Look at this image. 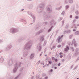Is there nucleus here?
I'll use <instances>...</instances> for the list:
<instances>
[{
	"label": "nucleus",
	"mask_w": 79,
	"mask_h": 79,
	"mask_svg": "<svg viewBox=\"0 0 79 79\" xmlns=\"http://www.w3.org/2000/svg\"><path fill=\"white\" fill-rule=\"evenodd\" d=\"M46 5V4L45 2H43L40 4L36 8V11L38 13H41L42 11H43L45 5Z\"/></svg>",
	"instance_id": "obj_1"
},
{
	"label": "nucleus",
	"mask_w": 79,
	"mask_h": 79,
	"mask_svg": "<svg viewBox=\"0 0 79 79\" xmlns=\"http://www.w3.org/2000/svg\"><path fill=\"white\" fill-rule=\"evenodd\" d=\"M32 46V41L30 40L27 42L24 46V50L26 49L28 51L31 49V47Z\"/></svg>",
	"instance_id": "obj_2"
},
{
	"label": "nucleus",
	"mask_w": 79,
	"mask_h": 79,
	"mask_svg": "<svg viewBox=\"0 0 79 79\" xmlns=\"http://www.w3.org/2000/svg\"><path fill=\"white\" fill-rule=\"evenodd\" d=\"M21 62H19L18 64L17 62H16L15 64L14 65V68L13 69V73H16L18 71V69L19 68L21 67Z\"/></svg>",
	"instance_id": "obj_3"
},
{
	"label": "nucleus",
	"mask_w": 79,
	"mask_h": 79,
	"mask_svg": "<svg viewBox=\"0 0 79 79\" xmlns=\"http://www.w3.org/2000/svg\"><path fill=\"white\" fill-rule=\"evenodd\" d=\"M18 31L19 30L17 28L12 27L9 30V32L11 34H15V33L18 32Z\"/></svg>",
	"instance_id": "obj_4"
},
{
	"label": "nucleus",
	"mask_w": 79,
	"mask_h": 79,
	"mask_svg": "<svg viewBox=\"0 0 79 79\" xmlns=\"http://www.w3.org/2000/svg\"><path fill=\"white\" fill-rule=\"evenodd\" d=\"M46 10L47 11H48L49 13H52V6L50 5H48L46 8Z\"/></svg>",
	"instance_id": "obj_5"
},
{
	"label": "nucleus",
	"mask_w": 79,
	"mask_h": 79,
	"mask_svg": "<svg viewBox=\"0 0 79 79\" xmlns=\"http://www.w3.org/2000/svg\"><path fill=\"white\" fill-rule=\"evenodd\" d=\"M76 21V19H74L73 22H72L73 24L71 26V28H74V29H77V27L76 26V24H74Z\"/></svg>",
	"instance_id": "obj_6"
},
{
	"label": "nucleus",
	"mask_w": 79,
	"mask_h": 79,
	"mask_svg": "<svg viewBox=\"0 0 79 79\" xmlns=\"http://www.w3.org/2000/svg\"><path fill=\"white\" fill-rule=\"evenodd\" d=\"M27 13H28V15H29L30 16L32 17L33 19V23H34V22H35V17H34V15H32V14L31 12L28 11L27 12Z\"/></svg>",
	"instance_id": "obj_7"
},
{
	"label": "nucleus",
	"mask_w": 79,
	"mask_h": 79,
	"mask_svg": "<svg viewBox=\"0 0 79 79\" xmlns=\"http://www.w3.org/2000/svg\"><path fill=\"white\" fill-rule=\"evenodd\" d=\"M63 36L64 35H62L61 36H59L58 37V38L57 40L58 41V43H60L61 42H62V39H61V38L63 37Z\"/></svg>",
	"instance_id": "obj_8"
},
{
	"label": "nucleus",
	"mask_w": 79,
	"mask_h": 79,
	"mask_svg": "<svg viewBox=\"0 0 79 79\" xmlns=\"http://www.w3.org/2000/svg\"><path fill=\"white\" fill-rule=\"evenodd\" d=\"M51 17V16L44 15L43 19L44 21H47V20H48V19L50 18Z\"/></svg>",
	"instance_id": "obj_9"
},
{
	"label": "nucleus",
	"mask_w": 79,
	"mask_h": 79,
	"mask_svg": "<svg viewBox=\"0 0 79 79\" xmlns=\"http://www.w3.org/2000/svg\"><path fill=\"white\" fill-rule=\"evenodd\" d=\"M73 44H74V46L75 47H77V46L78 45L76 41H75V39H73L72 44H71V45L73 46Z\"/></svg>",
	"instance_id": "obj_10"
},
{
	"label": "nucleus",
	"mask_w": 79,
	"mask_h": 79,
	"mask_svg": "<svg viewBox=\"0 0 79 79\" xmlns=\"http://www.w3.org/2000/svg\"><path fill=\"white\" fill-rule=\"evenodd\" d=\"M37 49L39 51H40L42 50V46H41V44L39 43L37 45Z\"/></svg>",
	"instance_id": "obj_11"
},
{
	"label": "nucleus",
	"mask_w": 79,
	"mask_h": 79,
	"mask_svg": "<svg viewBox=\"0 0 79 79\" xmlns=\"http://www.w3.org/2000/svg\"><path fill=\"white\" fill-rule=\"evenodd\" d=\"M54 21L53 19H52L51 20L49 23V25H50L51 26H52L53 25V24H54L55 25L56 24V23L54 22Z\"/></svg>",
	"instance_id": "obj_12"
},
{
	"label": "nucleus",
	"mask_w": 79,
	"mask_h": 79,
	"mask_svg": "<svg viewBox=\"0 0 79 79\" xmlns=\"http://www.w3.org/2000/svg\"><path fill=\"white\" fill-rule=\"evenodd\" d=\"M13 61L12 59H10L9 60L8 64L9 66H12V64H13Z\"/></svg>",
	"instance_id": "obj_13"
},
{
	"label": "nucleus",
	"mask_w": 79,
	"mask_h": 79,
	"mask_svg": "<svg viewBox=\"0 0 79 79\" xmlns=\"http://www.w3.org/2000/svg\"><path fill=\"white\" fill-rule=\"evenodd\" d=\"M35 55V54L33 53L30 54V58L31 60H32V59H33L34 58V56Z\"/></svg>",
	"instance_id": "obj_14"
},
{
	"label": "nucleus",
	"mask_w": 79,
	"mask_h": 79,
	"mask_svg": "<svg viewBox=\"0 0 79 79\" xmlns=\"http://www.w3.org/2000/svg\"><path fill=\"white\" fill-rule=\"evenodd\" d=\"M40 29V26H35L34 27V29L35 31H38L39 29Z\"/></svg>",
	"instance_id": "obj_15"
},
{
	"label": "nucleus",
	"mask_w": 79,
	"mask_h": 79,
	"mask_svg": "<svg viewBox=\"0 0 79 79\" xmlns=\"http://www.w3.org/2000/svg\"><path fill=\"white\" fill-rule=\"evenodd\" d=\"M29 55V52L28 51H27L26 52H25L23 55V56L24 57H26L27 55Z\"/></svg>",
	"instance_id": "obj_16"
},
{
	"label": "nucleus",
	"mask_w": 79,
	"mask_h": 79,
	"mask_svg": "<svg viewBox=\"0 0 79 79\" xmlns=\"http://www.w3.org/2000/svg\"><path fill=\"white\" fill-rule=\"evenodd\" d=\"M44 37H45V36L43 35L41 37V38L40 40V42H42L44 40Z\"/></svg>",
	"instance_id": "obj_17"
},
{
	"label": "nucleus",
	"mask_w": 79,
	"mask_h": 79,
	"mask_svg": "<svg viewBox=\"0 0 79 79\" xmlns=\"http://www.w3.org/2000/svg\"><path fill=\"white\" fill-rule=\"evenodd\" d=\"M71 32V30H68L67 31H65L64 33V34H66V33H67V34H69V33H70Z\"/></svg>",
	"instance_id": "obj_18"
},
{
	"label": "nucleus",
	"mask_w": 79,
	"mask_h": 79,
	"mask_svg": "<svg viewBox=\"0 0 79 79\" xmlns=\"http://www.w3.org/2000/svg\"><path fill=\"white\" fill-rule=\"evenodd\" d=\"M69 50V46H66V48H65V52H67L68 50Z\"/></svg>",
	"instance_id": "obj_19"
},
{
	"label": "nucleus",
	"mask_w": 79,
	"mask_h": 79,
	"mask_svg": "<svg viewBox=\"0 0 79 79\" xmlns=\"http://www.w3.org/2000/svg\"><path fill=\"white\" fill-rule=\"evenodd\" d=\"M62 8V6H60L59 8H57L55 9L56 10H57V11H60Z\"/></svg>",
	"instance_id": "obj_20"
},
{
	"label": "nucleus",
	"mask_w": 79,
	"mask_h": 79,
	"mask_svg": "<svg viewBox=\"0 0 79 79\" xmlns=\"http://www.w3.org/2000/svg\"><path fill=\"white\" fill-rule=\"evenodd\" d=\"M4 61V58L3 57H1L0 58V63H3Z\"/></svg>",
	"instance_id": "obj_21"
},
{
	"label": "nucleus",
	"mask_w": 79,
	"mask_h": 79,
	"mask_svg": "<svg viewBox=\"0 0 79 79\" xmlns=\"http://www.w3.org/2000/svg\"><path fill=\"white\" fill-rule=\"evenodd\" d=\"M13 47V45L12 44H10L8 47V48L9 49V50H10Z\"/></svg>",
	"instance_id": "obj_22"
},
{
	"label": "nucleus",
	"mask_w": 79,
	"mask_h": 79,
	"mask_svg": "<svg viewBox=\"0 0 79 79\" xmlns=\"http://www.w3.org/2000/svg\"><path fill=\"white\" fill-rule=\"evenodd\" d=\"M23 40H24V38H22L20 40H18V42H21L22 41H23Z\"/></svg>",
	"instance_id": "obj_23"
},
{
	"label": "nucleus",
	"mask_w": 79,
	"mask_h": 79,
	"mask_svg": "<svg viewBox=\"0 0 79 79\" xmlns=\"http://www.w3.org/2000/svg\"><path fill=\"white\" fill-rule=\"evenodd\" d=\"M68 2L70 4H72V3H73V0H69Z\"/></svg>",
	"instance_id": "obj_24"
},
{
	"label": "nucleus",
	"mask_w": 79,
	"mask_h": 79,
	"mask_svg": "<svg viewBox=\"0 0 79 79\" xmlns=\"http://www.w3.org/2000/svg\"><path fill=\"white\" fill-rule=\"evenodd\" d=\"M10 49L8 47H6L4 49L5 51H8Z\"/></svg>",
	"instance_id": "obj_25"
},
{
	"label": "nucleus",
	"mask_w": 79,
	"mask_h": 79,
	"mask_svg": "<svg viewBox=\"0 0 79 79\" xmlns=\"http://www.w3.org/2000/svg\"><path fill=\"white\" fill-rule=\"evenodd\" d=\"M75 35H79V31H77L75 33Z\"/></svg>",
	"instance_id": "obj_26"
},
{
	"label": "nucleus",
	"mask_w": 79,
	"mask_h": 79,
	"mask_svg": "<svg viewBox=\"0 0 79 79\" xmlns=\"http://www.w3.org/2000/svg\"><path fill=\"white\" fill-rule=\"evenodd\" d=\"M47 24H48V23L47 22H44L43 23V26H46Z\"/></svg>",
	"instance_id": "obj_27"
},
{
	"label": "nucleus",
	"mask_w": 79,
	"mask_h": 79,
	"mask_svg": "<svg viewBox=\"0 0 79 79\" xmlns=\"http://www.w3.org/2000/svg\"><path fill=\"white\" fill-rule=\"evenodd\" d=\"M65 14V11H63L61 13V15L63 16H64Z\"/></svg>",
	"instance_id": "obj_28"
},
{
	"label": "nucleus",
	"mask_w": 79,
	"mask_h": 79,
	"mask_svg": "<svg viewBox=\"0 0 79 79\" xmlns=\"http://www.w3.org/2000/svg\"><path fill=\"white\" fill-rule=\"evenodd\" d=\"M38 31L39 32L40 34H41V33H42V32H43L44 31V30L41 29L39 30Z\"/></svg>",
	"instance_id": "obj_29"
},
{
	"label": "nucleus",
	"mask_w": 79,
	"mask_h": 79,
	"mask_svg": "<svg viewBox=\"0 0 79 79\" xmlns=\"http://www.w3.org/2000/svg\"><path fill=\"white\" fill-rule=\"evenodd\" d=\"M69 6L67 5L65 6V10H68V8H69Z\"/></svg>",
	"instance_id": "obj_30"
},
{
	"label": "nucleus",
	"mask_w": 79,
	"mask_h": 79,
	"mask_svg": "<svg viewBox=\"0 0 79 79\" xmlns=\"http://www.w3.org/2000/svg\"><path fill=\"white\" fill-rule=\"evenodd\" d=\"M43 15H48V12H45V11H44L43 13Z\"/></svg>",
	"instance_id": "obj_31"
},
{
	"label": "nucleus",
	"mask_w": 79,
	"mask_h": 79,
	"mask_svg": "<svg viewBox=\"0 0 79 79\" xmlns=\"http://www.w3.org/2000/svg\"><path fill=\"white\" fill-rule=\"evenodd\" d=\"M62 19H63V18L60 17L59 19H58V21L59 22L60 21H61Z\"/></svg>",
	"instance_id": "obj_32"
},
{
	"label": "nucleus",
	"mask_w": 79,
	"mask_h": 79,
	"mask_svg": "<svg viewBox=\"0 0 79 79\" xmlns=\"http://www.w3.org/2000/svg\"><path fill=\"white\" fill-rule=\"evenodd\" d=\"M71 49L72 50V52H74V48L73 47H70Z\"/></svg>",
	"instance_id": "obj_33"
},
{
	"label": "nucleus",
	"mask_w": 79,
	"mask_h": 79,
	"mask_svg": "<svg viewBox=\"0 0 79 79\" xmlns=\"http://www.w3.org/2000/svg\"><path fill=\"white\" fill-rule=\"evenodd\" d=\"M29 6L30 9H31V8H32L33 7V6H32V5H29Z\"/></svg>",
	"instance_id": "obj_34"
},
{
	"label": "nucleus",
	"mask_w": 79,
	"mask_h": 79,
	"mask_svg": "<svg viewBox=\"0 0 79 79\" xmlns=\"http://www.w3.org/2000/svg\"><path fill=\"white\" fill-rule=\"evenodd\" d=\"M74 10H75V8L74 7H73L72 8V12H74Z\"/></svg>",
	"instance_id": "obj_35"
},
{
	"label": "nucleus",
	"mask_w": 79,
	"mask_h": 79,
	"mask_svg": "<svg viewBox=\"0 0 79 79\" xmlns=\"http://www.w3.org/2000/svg\"><path fill=\"white\" fill-rule=\"evenodd\" d=\"M47 44V41H44V42L43 44V46H45L46 45V44Z\"/></svg>",
	"instance_id": "obj_36"
},
{
	"label": "nucleus",
	"mask_w": 79,
	"mask_h": 79,
	"mask_svg": "<svg viewBox=\"0 0 79 79\" xmlns=\"http://www.w3.org/2000/svg\"><path fill=\"white\" fill-rule=\"evenodd\" d=\"M75 13L76 14V15H78L79 14V11H78V10H76L75 11Z\"/></svg>",
	"instance_id": "obj_37"
},
{
	"label": "nucleus",
	"mask_w": 79,
	"mask_h": 79,
	"mask_svg": "<svg viewBox=\"0 0 79 79\" xmlns=\"http://www.w3.org/2000/svg\"><path fill=\"white\" fill-rule=\"evenodd\" d=\"M40 34V33L38 31L35 34V35H39Z\"/></svg>",
	"instance_id": "obj_38"
},
{
	"label": "nucleus",
	"mask_w": 79,
	"mask_h": 79,
	"mask_svg": "<svg viewBox=\"0 0 79 79\" xmlns=\"http://www.w3.org/2000/svg\"><path fill=\"white\" fill-rule=\"evenodd\" d=\"M51 31H52V30L50 28H49L47 31L48 33H49V32H50Z\"/></svg>",
	"instance_id": "obj_39"
},
{
	"label": "nucleus",
	"mask_w": 79,
	"mask_h": 79,
	"mask_svg": "<svg viewBox=\"0 0 79 79\" xmlns=\"http://www.w3.org/2000/svg\"><path fill=\"white\" fill-rule=\"evenodd\" d=\"M53 28H54V26H53V25H52L51 26L50 28V29L52 30V29H53Z\"/></svg>",
	"instance_id": "obj_40"
},
{
	"label": "nucleus",
	"mask_w": 79,
	"mask_h": 79,
	"mask_svg": "<svg viewBox=\"0 0 79 79\" xmlns=\"http://www.w3.org/2000/svg\"><path fill=\"white\" fill-rule=\"evenodd\" d=\"M69 27V25H66L65 26V28L66 29H67Z\"/></svg>",
	"instance_id": "obj_41"
},
{
	"label": "nucleus",
	"mask_w": 79,
	"mask_h": 79,
	"mask_svg": "<svg viewBox=\"0 0 79 79\" xmlns=\"http://www.w3.org/2000/svg\"><path fill=\"white\" fill-rule=\"evenodd\" d=\"M19 75H18L14 79H18V77H19Z\"/></svg>",
	"instance_id": "obj_42"
},
{
	"label": "nucleus",
	"mask_w": 79,
	"mask_h": 79,
	"mask_svg": "<svg viewBox=\"0 0 79 79\" xmlns=\"http://www.w3.org/2000/svg\"><path fill=\"white\" fill-rule=\"evenodd\" d=\"M79 60V57L77 58V59L76 60V61H75L76 63V62H77V61H78Z\"/></svg>",
	"instance_id": "obj_43"
},
{
	"label": "nucleus",
	"mask_w": 79,
	"mask_h": 79,
	"mask_svg": "<svg viewBox=\"0 0 79 79\" xmlns=\"http://www.w3.org/2000/svg\"><path fill=\"white\" fill-rule=\"evenodd\" d=\"M72 37H73V35H70L69 37V39H71L72 38Z\"/></svg>",
	"instance_id": "obj_44"
},
{
	"label": "nucleus",
	"mask_w": 79,
	"mask_h": 79,
	"mask_svg": "<svg viewBox=\"0 0 79 79\" xmlns=\"http://www.w3.org/2000/svg\"><path fill=\"white\" fill-rule=\"evenodd\" d=\"M52 61H48L49 64H52Z\"/></svg>",
	"instance_id": "obj_45"
},
{
	"label": "nucleus",
	"mask_w": 79,
	"mask_h": 79,
	"mask_svg": "<svg viewBox=\"0 0 79 79\" xmlns=\"http://www.w3.org/2000/svg\"><path fill=\"white\" fill-rule=\"evenodd\" d=\"M75 18L76 19H77L79 18V17L78 16H76L75 17Z\"/></svg>",
	"instance_id": "obj_46"
},
{
	"label": "nucleus",
	"mask_w": 79,
	"mask_h": 79,
	"mask_svg": "<svg viewBox=\"0 0 79 79\" xmlns=\"http://www.w3.org/2000/svg\"><path fill=\"white\" fill-rule=\"evenodd\" d=\"M57 66H61V63H59L58 64V65H57Z\"/></svg>",
	"instance_id": "obj_47"
},
{
	"label": "nucleus",
	"mask_w": 79,
	"mask_h": 79,
	"mask_svg": "<svg viewBox=\"0 0 79 79\" xmlns=\"http://www.w3.org/2000/svg\"><path fill=\"white\" fill-rule=\"evenodd\" d=\"M55 62H57V61H58V60L56 58L55 59Z\"/></svg>",
	"instance_id": "obj_48"
},
{
	"label": "nucleus",
	"mask_w": 79,
	"mask_h": 79,
	"mask_svg": "<svg viewBox=\"0 0 79 79\" xmlns=\"http://www.w3.org/2000/svg\"><path fill=\"white\" fill-rule=\"evenodd\" d=\"M79 50V48H77L76 50V52H78Z\"/></svg>",
	"instance_id": "obj_49"
},
{
	"label": "nucleus",
	"mask_w": 79,
	"mask_h": 79,
	"mask_svg": "<svg viewBox=\"0 0 79 79\" xmlns=\"http://www.w3.org/2000/svg\"><path fill=\"white\" fill-rule=\"evenodd\" d=\"M78 68V66H76L75 68H74L73 70H75V69H77V68Z\"/></svg>",
	"instance_id": "obj_50"
},
{
	"label": "nucleus",
	"mask_w": 79,
	"mask_h": 79,
	"mask_svg": "<svg viewBox=\"0 0 79 79\" xmlns=\"http://www.w3.org/2000/svg\"><path fill=\"white\" fill-rule=\"evenodd\" d=\"M68 3V1L67 0H66L65 1V3L67 4Z\"/></svg>",
	"instance_id": "obj_51"
},
{
	"label": "nucleus",
	"mask_w": 79,
	"mask_h": 79,
	"mask_svg": "<svg viewBox=\"0 0 79 79\" xmlns=\"http://www.w3.org/2000/svg\"><path fill=\"white\" fill-rule=\"evenodd\" d=\"M24 24H26L27 23V21H26V20H24Z\"/></svg>",
	"instance_id": "obj_52"
},
{
	"label": "nucleus",
	"mask_w": 79,
	"mask_h": 79,
	"mask_svg": "<svg viewBox=\"0 0 79 79\" xmlns=\"http://www.w3.org/2000/svg\"><path fill=\"white\" fill-rule=\"evenodd\" d=\"M42 76H46V74L43 73L42 74Z\"/></svg>",
	"instance_id": "obj_53"
},
{
	"label": "nucleus",
	"mask_w": 79,
	"mask_h": 79,
	"mask_svg": "<svg viewBox=\"0 0 79 79\" xmlns=\"http://www.w3.org/2000/svg\"><path fill=\"white\" fill-rule=\"evenodd\" d=\"M52 60H55V57H52Z\"/></svg>",
	"instance_id": "obj_54"
},
{
	"label": "nucleus",
	"mask_w": 79,
	"mask_h": 79,
	"mask_svg": "<svg viewBox=\"0 0 79 79\" xmlns=\"http://www.w3.org/2000/svg\"><path fill=\"white\" fill-rule=\"evenodd\" d=\"M64 20H63V21H62V25H64Z\"/></svg>",
	"instance_id": "obj_55"
},
{
	"label": "nucleus",
	"mask_w": 79,
	"mask_h": 79,
	"mask_svg": "<svg viewBox=\"0 0 79 79\" xmlns=\"http://www.w3.org/2000/svg\"><path fill=\"white\" fill-rule=\"evenodd\" d=\"M61 46L60 45H59L57 46V47H58V48H60V47H61Z\"/></svg>",
	"instance_id": "obj_56"
},
{
	"label": "nucleus",
	"mask_w": 79,
	"mask_h": 79,
	"mask_svg": "<svg viewBox=\"0 0 79 79\" xmlns=\"http://www.w3.org/2000/svg\"><path fill=\"white\" fill-rule=\"evenodd\" d=\"M2 42H3V41L2 40H0V43H2Z\"/></svg>",
	"instance_id": "obj_57"
},
{
	"label": "nucleus",
	"mask_w": 79,
	"mask_h": 79,
	"mask_svg": "<svg viewBox=\"0 0 79 79\" xmlns=\"http://www.w3.org/2000/svg\"><path fill=\"white\" fill-rule=\"evenodd\" d=\"M65 60L64 59H62V62H64V61H65Z\"/></svg>",
	"instance_id": "obj_58"
},
{
	"label": "nucleus",
	"mask_w": 79,
	"mask_h": 79,
	"mask_svg": "<svg viewBox=\"0 0 79 79\" xmlns=\"http://www.w3.org/2000/svg\"><path fill=\"white\" fill-rule=\"evenodd\" d=\"M53 69H51V70H50L49 72H53Z\"/></svg>",
	"instance_id": "obj_59"
},
{
	"label": "nucleus",
	"mask_w": 79,
	"mask_h": 79,
	"mask_svg": "<svg viewBox=\"0 0 79 79\" xmlns=\"http://www.w3.org/2000/svg\"><path fill=\"white\" fill-rule=\"evenodd\" d=\"M54 69H57L58 68H57V67H54Z\"/></svg>",
	"instance_id": "obj_60"
},
{
	"label": "nucleus",
	"mask_w": 79,
	"mask_h": 79,
	"mask_svg": "<svg viewBox=\"0 0 79 79\" xmlns=\"http://www.w3.org/2000/svg\"><path fill=\"white\" fill-rule=\"evenodd\" d=\"M53 48H56V47L55 46H53Z\"/></svg>",
	"instance_id": "obj_61"
},
{
	"label": "nucleus",
	"mask_w": 79,
	"mask_h": 79,
	"mask_svg": "<svg viewBox=\"0 0 79 79\" xmlns=\"http://www.w3.org/2000/svg\"><path fill=\"white\" fill-rule=\"evenodd\" d=\"M48 79V76H46L45 77V79Z\"/></svg>",
	"instance_id": "obj_62"
},
{
	"label": "nucleus",
	"mask_w": 79,
	"mask_h": 79,
	"mask_svg": "<svg viewBox=\"0 0 79 79\" xmlns=\"http://www.w3.org/2000/svg\"><path fill=\"white\" fill-rule=\"evenodd\" d=\"M24 9H21V11H24Z\"/></svg>",
	"instance_id": "obj_63"
},
{
	"label": "nucleus",
	"mask_w": 79,
	"mask_h": 79,
	"mask_svg": "<svg viewBox=\"0 0 79 79\" xmlns=\"http://www.w3.org/2000/svg\"><path fill=\"white\" fill-rule=\"evenodd\" d=\"M2 52H3V51L2 50H0V53H2Z\"/></svg>",
	"instance_id": "obj_64"
}]
</instances>
